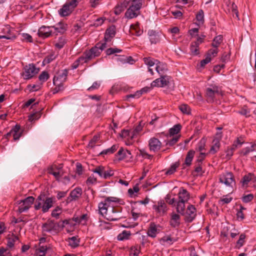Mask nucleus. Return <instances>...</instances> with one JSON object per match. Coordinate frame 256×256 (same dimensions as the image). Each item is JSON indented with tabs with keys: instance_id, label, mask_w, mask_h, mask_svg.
Instances as JSON below:
<instances>
[{
	"instance_id": "obj_12",
	"label": "nucleus",
	"mask_w": 256,
	"mask_h": 256,
	"mask_svg": "<svg viewBox=\"0 0 256 256\" xmlns=\"http://www.w3.org/2000/svg\"><path fill=\"white\" fill-rule=\"evenodd\" d=\"M108 212L105 216V218L108 220L117 221L121 218L119 215L120 211L113 206L110 208V210Z\"/></svg>"
},
{
	"instance_id": "obj_7",
	"label": "nucleus",
	"mask_w": 256,
	"mask_h": 256,
	"mask_svg": "<svg viewBox=\"0 0 256 256\" xmlns=\"http://www.w3.org/2000/svg\"><path fill=\"white\" fill-rule=\"evenodd\" d=\"M40 68L34 64H30L24 66L20 74L24 80H29L34 78L39 72Z\"/></svg>"
},
{
	"instance_id": "obj_34",
	"label": "nucleus",
	"mask_w": 256,
	"mask_h": 256,
	"mask_svg": "<svg viewBox=\"0 0 256 256\" xmlns=\"http://www.w3.org/2000/svg\"><path fill=\"white\" fill-rule=\"evenodd\" d=\"M50 77V74L48 71H42L38 76V80L41 84L46 82Z\"/></svg>"
},
{
	"instance_id": "obj_4",
	"label": "nucleus",
	"mask_w": 256,
	"mask_h": 256,
	"mask_svg": "<svg viewBox=\"0 0 256 256\" xmlns=\"http://www.w3.org/2000/svg\"><path fill=\"white\" fill-rule=\"evenodd\" d=\"M68 71L66 69L58 72L53 78V84L55 88L52 90V93L56 94L64 89V83L67 79Z\"/></svg>"
},
{
	"instance_id": "obj_16",
	"label": "nucleus",
	"mask_w": 256,
	"mask_h": 256,
	"mask_svg": "<svg viewBox=\"0 0 256 256\" xmlns=\"http://www.w3.org/2000/svg\"><path fill=\"white\" fill-rule=\"evenodd\" d=\"M196 209L195 207L192 204L188 206L186 214V221L188 222H192L196 216Z\"/></svg>"
},
{
	"instance_id": "obj_48",
	"label": "nucleus",
	"mask_w": 256,
	"mask_h": 256,
	"mask_svg": "<svg viewBox=\"0 0 256 256\" xmlns=\"http://www.w3.org/2000/svg\"><path fill=\"white\" fill-rule=\"evenodd\" d=\"M62 213V208L57 206L52 212L51 216L53 218H58L60 214Z\"/></svg>"
},
{
	"instance_id": "obj_60",
	"label": "nucleus",
	"mask_w": 256,
	"mask_h": 256,
	"mask_svg": "<svg viewBox=\"0 0 256 256\" xmlns=\"http://www.w3.org/2000/svg\"><path fill=\"white\" fill-rule=\"evenodd\" d=\"M129 60L133 61L131 57H125L124 56H120L118 58V60L122 64L130 63Z\"/></svg>"
},
{
	"instance_id": "obj_8",
	"label": "nucleus",
	"mask_w": 256,
	"mask_h": 256,
	"mask_svg": "<svg viewBox=\"0 0 256 256\" xmlns=\"http://www.w3.org/2000/svg\"><path fill=\"white\" fill-rule=\"evenodd\" d=\"M118 201V198L116 197H108L103 202L99 203L98 206V212L102 216L104 217L106 215L108 211L110 210V208L112 207L110 205L112 202H117Z\"/></svg>"
},
{
	"instance_id": "obj_13",
	"label": "nucleus",
	"mask_w": 256,
	"mask_h": 256,
	"mask_svg": "<svg viewBox=\"0 0 256 256\" xmlns=\"http://www.w3.org/2000/svg\"><path fill=\"white\" fill-rule=\"evenodd\" d=\"M152 208L160 216H164L168 210L167 206L162 200L158 201L157 204L153 205Z\"/></svg>"
},
{
	"instance_id": "obj_6",
	"label": "nucleus",
	"mask_w": 256,
	"mask_h": 256,
	"mask_svg": "<svg viewBox=\"0 0 256 256\" xmlns=\"http://www.w3.org/2000/svg\"><path fill=\"white\" fill-rule=\"evenodd\" d=\"M70 220H65L58 222H56L54 220H48L42 226L43 232H58L60 228L64 227L65 224H69Z\"/></svg>"
},
{
	"instance_id": "obj_20",
	"label": "nucleus",
	"mask_w": 256,
	"mask_h": 256,
	"mask_svg": "<svg viewBox=\"0 0 256 256\" xmlns=\"http://www.w3.org/2000/svg\"><path fill=\"white\" fill-rule=\"evenodd\" d=\"M116 156H119L118 160L120 161L125 158H132L130 152L127 150H124L122 148L118 150Z\"/></svg>"
},
{
	"instance_id": "obj_58",
	"label": "nucleus",
	"mask_w": 256,
	"mask_h": 256,
	"mask_svg": "<svg viewBox=\"0 0 256 256\" xmlns=\"http://www.w3.org/2000/svg\"><path fill=\"white\" fill-rule=\"evenodd\" d=\"M122 52V50L118 48H109L106 50L107 55H110L115 53H119Z\"/></svg>"
},
{
	"instance_id": "obj_45",
	"label": "nucleus",
	"mask_w": 256,
	"mask_h": 256,
	"mask_svg": "<svg viewBox=\"0 0 256 256\" xmlns=\"http://www.w3.org/2000/svg\"><path fill=\"white\" fill-rule=\"evenodd\" d=\"M254 146L256 147V144H255L252 145L250 147H246L243 148L240 152V154H242L243 156H246L250 152L254 150Z\"/></svg>"
},
{
	"instance_id": "obj_15",
	"label": "nucleus",
	"mask_w": 256,
	"mask_h": 256,
	"mask_svg": "<svg viewBox=\"0 0 256 256\" xmlns=\"http://www.w3.org/2000/svg\"><path fill=\"white\" fill-rule=\"evenodd\" d=\"M52 35H58V34H62L66 30V24L62 22H58L54 26H52Z\"/></svg>"
},
{
	"instance_id": "obj_59",
	"label": "nucleus",
	"mask_w": 256,
	"mask_h": 256,
	"mask_svg": "<svg viewBox=\"0 0 256 256\" xmlns=\"http://www.w3.org/2000/svg\"><path fill=\"white\" fill-rule=\"evenodd\" d=\"M178 108L181 112H190V107L186 104H182L178 106Z\"/></svg>"
},
{
	"instance_id": "obj_23",
	"label": "nucleus",
	"mask_w": 256,
	"mask_h": 256,
	"mask_svg": "<svg viewBox=\"0 0 256 256\" xmlns=\"http://www.w3.org/2000/svg\"><path fill=\"white\" fill-rule=\"evenodd\" d=\"M170 224L173 228L178 227L180 224V216L178 214L172 212L171 214Z\"/></svg>"
},
{
	"instance_id": "obj_2",
	"label": "nucleus",
	"mask_w": 256,
	"mask_h": 256,
	"mask_svg": "<svg viewBox=\"0 0 256 256\" xmlns=\"http://www.w3.org/2000/svg\"><path fill=\"white\" fill-rule=\"evenodd\" d=\"M48 195L44 192H40L34 202L35 210H38L41 209L42 213L48 212L56 202V198L54 196H49Z\"/></svg>"
},
{
	"instance_id": "obj_40",
	"label": "nucleus",
	"mask_w": 256,
	"mask_h": 256,
	"mask_svg": "<svg viewBox=\"0 0 256 256\" xmlns=\"http://www.w3.org/2000/svg\"><path fill=\"white\" fill-rule=\"evenodd\" d=\"M130 236V232L124 230L118 236L117 238L118 240L122 241L128 239Z\"/></svg>"
},
{
	"instance_id": "obj_3",
	"label": "nucleus",
	"mask_w": 256,
	"mask_h": 256,
	"mask_svg": "<svg viewBox=\"0 0 256 256\" xmlns=\"http://www.w3.org/2000/svg\"><path fill=\"white\" fill-rule=\"evenodd\" d=\"M123 4L124 7L129 6L125 13V17L128 19H132L140 14L142 0H124Z\"/></svg>"
},
{
	"instance_id": "obj_38",
	"label": "nucleus",
	"mask_w": 256,
	"mask_h": 256,
	"mask_svg": "<svg viewBox=\"0 0 256 256\" xmlns=\"http://www.w3.org/2000/svg\"><path fill=\"white\" fill-rule=\"evenodd\" d=\"M18 240V236L15 235H12V237L8 238L7 240V246L12 248L14 247V244L16 241Z\"/></svg>"
},
{
	"instance_id": "obj_25",
	"label": "nucleus",
	"mask_w": 256,
	"mask_h": 256,
	"mask_svg": "<svg viewBox=\"0 0 256 256\" xmlns=\"http://www.w3.org/2000/svg\"><path fill=\"white\" fill-rule=\"evenodd\" d=\"M154 68L159 74L162 76L164 72L167 70V66L166 64L158 60Z\"/></svg>"
},
{
	"instance_id": "obj_57",
	"label": "nucleus",
	"mask_w": 256,
	"mask_h": 256,
	"mask_svg": "<svg viewBox=\"0 0 256 256\" xmlns=\"http://www.w3.org/2000/svg\"><path fill=\"white\" fill-rule=\"evenodd\" d=\"M253 198H254V195L251 194H248L246 195H244L242 198V202L245 203H248V202H250V201H252V200Z\"/></svg>"
},
{
	"instance_id": "obj_30",
	"label": "nucleus",
	"mask_w": 256,
	"mask_h": 256,
	"mask_svg": "<svg viewBox=\"0 0 256 256\" xmlns=\"http://www.w3.org/2000/svg\"><path fill=\"white\" fill-rule=\"evenodd\" d=\"M142 126L140 124L132 132H130L128 130H124V132L128 134L131 137V138H133L138 134L139 132L142 130Z\"/></svg>"
},
{
	"instance_id": "obj_63",
	"label": "nucleus",
	"mask_w": 256,
	"mask_h": 256,
	"mask_svg": "<svg viewBox=\"0 0 256 256\" xmlns=\"http://www.w3.org/2000/svg\"><path fill=\"white\" fill-rule=\"evenodd\" d=\"M149 89L150 88L146 87L142 88L140 90L137 91L134 94L135 98H138L144 92H147Z\"/></svg>"
},
{
	"instance_id": "obj_35",
	"label": "nucleus",
	"mask_w": 256,
	"mask_h": 256,
	"mask_svg": "<svg viewBox=\"0 0 256 256\" xmlns=\"http://www.w3.org/2000/svg\"><path fill=\"white\" fill-rule=\"evenodd\" d=\"M199 46L200 45L194 42L191 43L190 46V50L192 54L194 56H197L199 54Z\"/></svg>"
},
{
	"instance_id": "obj_19",
	"label": "nucleus",
	"mask_w": 256,
	"mask_h": 256,
	"mask_svg": "<svg viewBox=\"0 0 256 256\" xmlns=\"http://www.w3.org/2000/svg\"><path fill=\"white\" fill-rule=\"evenodd\" d=\"M161 142L156 138H153L149 140V146L150 150L153 152H156L160 148Z\"/></svg>"
},
{
	"instance_id": "obj_29",
	"label": "nucleus",
	"mask_w": 256,
	"mask_h": 256,
	"mask_svg": "<svg viewBox=\"0 0 256 256\" xmlns=\"http://www.w3.org/2000/svg\"><path fill=\"white\" fill-rule=\"evenodd\" d=\"M34 198L32 196H30L24 198V200L18 201V204L22 203L23 205L28 206L29 208L34 204Z\"/></svg>"
},
{
	"instance_id": "obj_27",
	"label": "nucleus",
	"mask_w": 256,
	"mask_h": 256,
	"mask_svg": "<svg viewBox=\"0 0 256 256\" xmlns=\"http://www.w3.org/2000/svg\"><path fill=\"white\" fill-rule=\"evenodd\" d=\"M250 181L255 182L256 181V178L254 174L249 173L246 175H245L242 178L241 182L243 186L247 185Z\"/></svg>"
},
{
	"instance_id": "obj_33",
	"label": "nucleus",
	"mask_w": 256,
	"mask_h": 256,
	"mask_svg": "<svg viewBox=\"0 0 256 256\" xmlns=\"http://www.w3.org/2000/svg\"><path fill=\"white\" fill-rule=\"evenodd\" d=\"M194 151L193 150H190L188 152L186 159H185V164L187 166H190L192 164V162L193 160L194 156Z\"/></svg>"
},
{
	"instance_id": "obj_17",
	"label": "nucleus",
	"mask_w": 256,
	"mask_h": 256,
	"mask_svg": "<svg viewBox=\"0 0 256 256\" xmlns=\"http://www.w3.org/2000/svg\"><path fill=\"white\" fill-rule=\"evenodd\" d=\"M178 201L186 202L190 199V194L186 190L181 188L178 193Z\"/></svg>"
},
{
	"instance_id": "obj_62",
	"label": "nucleus",
	"mask_w": 256,
	"mask_h": 256,
	"mask_svg": "<svg viewBox=\"0 0 256 256\" xmlns=\"http://www.w3.org/2000/svg\"><path fill=\"white\" fill-rule=\"evenodd\" d=\"M104 18H98L94 22L92 25L96 27L100 26L104 23Z\"/></svg>"
},
{
	"instance_id": "obj_14",
	"label": "nucleus",
	"mask_w": 256,
	"mask_h": 256,
	"mask_svg": "<svg viewBox=\"0 0 256 256\" xmlns=\"http://www.w3.org/2000/svg\"><path fill=\"white\" fill-rule=\"evenodd\" d=\"M38 34L40 37L46 38L52 35V26H42L38 30Z\"/></svg>"
},
{
	"instance_id": "obj_47",
	"label": "nucleus",
	"mask_w": 256,
	"mask_h": 256,
	"mask_svg": "<svg viewBox=\"0 0 256 256\" xmlns=\"http://www.w3.org/2000/svg\"><path fill=\"white\" fill-rule=\"evenodd\" d=\"M179 164L177 162H176L172 164L171 166L168 168L166 172V174L167 175H170L174 174L176 171V168H178Z\"/></svg>"
},
{
	"instance_id": "obj_41",
	"label": "nucleus",
	"mask_w": 256,
	"mask_h": 256,
	"mask_svg": "<svg viewBox=\"0 0 256 256\" xmlns=\"http://www.w3.org/2000/svg\"><path fill=\"white\" fill-rule=\"evenodd\" d=\"M20 35L21 36V40L22 42H32L33 38L32 36L26 33H22L20 34Z\"/></svg>"
},
{
	"instance_id": "obj_46",
	"label": "nucleus",
	"mask_w": 256,
	"mask_h": 256,
	"mask_svg": "<svg viewBox=\"0 0 256 256\" xmlns=\"http://www.w3.org/2000/svg\"><path fill=\"white\" fill-rule=\"evenodd\" d=\"M104 168L102 166H99L96 168L94 170H92V172L94 173H96L98 174V176L103 178V175L104 172Z\"/></svg>"
},
{
	"instance_id": "obj_22",
	"label": "nucleus",
	"mask_w": 256,
	"mask_h": 256,
	"mask_svg": "<svg viewBox=\"0 0 256 256\" xmlns=\"http://www.w3.org/2000/svg\"><path fill=\"white\" fill-rule=\"evenodd\" d=\"M58 55L54 51H51L45 56L42 62V66L50 64L57 58Z\"/></svg>"
},
{
	"instance_id": "obj_37",
	"label": "nucleus",
	"mask_w": 256,
	"mask_h": 256,
	"mask_svg": "<svg viewBox=\"0 0 256 256\" xmlns=\"http://www.w3.org/2000/svg\"><path fill=\"white\" fill-rule=\"evenodd\" d=\"M223 38L222 35H218L216 36L213 40L212 46L215 48H218L220 44L222 42Z\"/></svg>"
},
{
	"instance_id": "obj_44",
	"label": "nucleus",
	"mask_w": 256,
	"mask_h": 256,
	"mask_svg": "<svg viewBox=\"0 0 256 256\" xmlns=\"http://www.w3.org/2000/svg\"><path fill=\"white\" fill-rule=\"evenodd\" d=\"M79 240H77L76 236H72L69 238V245L72 248H75L78 246Z\"/></svg>"
},
{
	"instance_id": "obj_1",
	"label": "nucleus",
	"mask_w": 256,
	"mask_h": 256,
	"mask_svg": "<svg viewBox=\"0 0 256 256\" xmlns=\"http://www.w3.org/2000/svg\"><path fill=\"white\" fill-rule=\"evenodd\" d=\"M116 34V28L114 26H112L108 28L105 32L104 37V42H99L88 51L84 52L82 56H81V62H86L88 60L98 56L103 50L106 48L112 39Z\"/></svg>"
},
{
	"instance_id": "obj_54",
	"label": "nucleus",
	"mask_w": 256,
	"mask_h": 256,
	"mask_svg": "<svg viewBox=\"0 0 256 256\" xmlns=\"http://www.w3.org/2000/svg\"><path fill=\"white\" fill-rule=\"evenodd\" d=\"M180 136H176L172 138L169 140L168 142H166V145H168L169 146H174L176 142H178V140Z\"/></svg>"
},
{
	"instance_id": "obj_64",
	"label": "nucleus",
	"mask_w": 256,
	"mask_h": 256,
	"mask_svg": "<svg viewBox=\"0 0 256 256\" xmlns=\"http://www.w3.org/2000/svg\"><path fill=\"white\" fill-rule=\"evenodd\" d=\"M100 85V82H94L92 86L88 88V90L89 91L93 90H97L99 88Z\"/></svg>"
},
{
	"instance_id": "obj_36",
	"label": "nucleus",
	"mask_w": 256,
	"mask_h": 256,
	"mask_svg": "<svg viewBox=\"0 0 256 256\" xmlns=\"http://www.w3.org/2000/svg\"><path fill=\"white\" fill-rule=\"evenodd\" d=\"M182 128V126L180 124H176L174 125L172 128L169 130V134L170 136H172L177 134L180 132Z\"/></svg>"
},
{
	"instance_id": "obj_11",
	"label": "nucleus",
	"mask_w": 256,
	"mask_h": 256,
	"mask_svg": "<svg viewBox=\"0 0 256 256\" xmlns=\"http://www.w3.org/2000/svg\"><path fill=\"white\" fill-rule=\"evenodd\" d=\"M170 77L167 76H160L158 78L154 80L151 83V87H164L169 83Z\"/></svg>"
},
{
	"instance_id": "obj_9",
	"label": "nucleus",
	"mask_w": 256,
	"mask_h": 256,
	"mask_svg": "<svg viewBox=\"0 0 256 256\" xmlns=\"http://www.w3.org/2000/svg\"><path fill=\"white\" fill-rule=\"evenodd\" d=\"M78 0L67 1L58 10L61 16H66L70 14L74 8L78 5Z\"/></svg>"
},
{
	"instance_id": "obj_56",
	"label": "nucleus",
	"mask_w": 256,
	"mask_h": 256,
	"mask_svg": "<svg viewBox=\"0 0 256 256\" xmlns=\"http://www.w3.org/2000/svg\"><path fill=\"white\" fill-rule=\"evenodd\" d=\"M218 53V48H215L212 49H210L207 54V56H209V58L211 59L212 57H215Z\"/></svg>"
},
{
	"instance_id": "obj_32",
	"label": "nucleus",
	"mask_w": 256,
	"mask_h": 256,
	"mask_svg": "<svg viewBox=\"0 0 256 256\" xmlns=\"http://www.w3.org/2000/svg\"><path fill=\"white\" fill-rule=\"evenodd\" d=\"M185 202L178 201L176 202V212L182 216L185 214Z\"/></svg>"
},
{
	"instance_id": "obj_52",
	"label": "nucleus",
	"mask_w": 256,
	"mask_h": 256,
	"mask_svg": "<svg viewBox=\"0 0 256 256\" xmlns=\"http://www.w3.org/2000/svg\"><path fill=\"white\" fill-rule=\"evenodd\" d=\"M42 113H32L28 116V120L30 122H34L40 118Z\"/></svg>"
},
{
	"instance_id": "obj_42",
	"label": "nucleus",
	"mask_w": 256,
	"mask_h": 256,
	"mask_svg": "<svg viewBox=\"0 0 256 256\" xmlns=\"http://www.w3.org/2000/svg\"><path fill=\"white\" fill-rule=\"evenodd\" d=\"M157 229L154 224H150V228L148 232V235L152 238L156 236Z\"/></svg>"
},
{
	"instance_id": "obj_53",
	"label": "nucleus",
	"mask_w": 256,
	"mask_h": 256,
	"mask_svg": "<svg viewBox=\"0 0 256 256\" xmlns=\"http://www.w3.org/2000/svg\"><path fill=\"white\" fill-rule=\"evenodd\" d=\"M196 18L197 20L200 24H202L204 22V12L202 10L198 11L196 15Z\"/></svg>"
},
{
	"instance_id": "obj_5",
	"label": "nucleus",
	"mask_w": 256,
	"mask_h": 256,
	"mask_svg": "<svg viewBox=\"0 0 256 256\" xmlns=\"http://www.w3.org/2000/svg\"><path fill=\"white\" fill-rule=\"evenodd\" d=\"M223 95L221 88L216 84L210 85L206 90V96L207 101L214 102L220 99Z\"/></svg>"
},
{
	"instance_id": "obj_21",
	"label": "nucleus",
	"mask_w": 256,
	"mask_h": 256,
	"mask_svg": "<svg viewBox=\"0 0 256 256\" xmlns=\"http://www.w3.org/2000/svg\"><path fill=\"white\" fill-rule=\"evenodd\" d=\"M80 195V188H76L73 190H72L70 196L67 198L66 203H70L73 200H78Z\"/></svg>"
},
{
	"instance_id": "obj_39",
	"label": "nucleus",
	"mask_w": 256,
	"mask_h": 256,
	"mask_svg": "<svg viewBox=\"0 0 256 256\" xmlns=\"http://www.w3.org/2000/svg\"><path fill=\"white\" fill-rule=\"evenodd\" d=\"M176 241V240L170 236H164L160 240V242L167 243L169 244H172Z\"/></svg>"
},
{
	"instance_id": "obj_10",
	"label": "nucleus",
	"mask_w": 256,
	"mask_h": 256,
	"mask_svg": "<svg viewBox=\"0 0 256 256\" xmlns=\"http://www.w3.org/2000/svg\"><path fill=\"white\" fill-rule=\"evenodd\" d=\"M220 182L228 186H232L235 184L234 176L232 172L222 174L220 176Z\"/></svg>"
},
{
	"instance_id": "obj_61",
	"label": "nucleus",
	"mask_w": 256,
	"mask_h": 256,
	"mask_svg": "<svg viewBox=\"0 0 256 256\" xmlns=\"http://www.w3.org/2000/svg\"><path fill=\"white\" fill-rule=\"evenodd\" d=\"M232 200V198L229 196L228 195H226L221 198L220 202H222V204H229Z\"/></svg>"
},
{
	"instance_id": "obj_18",
	"label": "nucleus",
	"mask_w": 256,
	"mask_h": 256,
	"mask_svg": "<svg viewBox=\"0 0 256 256\" xmlns=\"http://www.w3.org/2000/svg\"><path fill=\"white\" fill-rule=\"evenodd\" d=\"M144 64L148 66V72L153 75L154 71L153 69L152 68V66H156V65L158 61L150 57L148 58H144Z\"/></svg>"
},
{
	"instance_id": "obj_49",
	"label": "nucleus",
	"mask_w": 256,
	"mask_h": 256,
	"mask_svg": "<svg viewBox=\"0 0 256 256\" xmlns=\"http://www.w3.org/2000/svg\"><path fill=\"white\" fill-rule=\"evenodd\" d=\"M140 252L138 246H134L131 247L130 251V256H138Z\"/></svg>"
},
{
	"instance_id": "obj_26",
	"label": "nucleus",
	"mask_w": 256,
	"mask_h": 256,
	"mask_svg": "<svg viewBox=\"0 0 256 256\" xmlns=\"http://www.w3.org/2000/svg\"><path fill=\"white\" fill-rule=\"evenodd\" d=\"M20 130V126L19 124H16L12 128L13 138L14 140H17L22 136L24 130Z\"/></svg>"
},
{
	"instance_id": "obj_50",
	"label": "nucleus",
	"mask_w": 256,
	"mask_h": 256,
	"mask_svg": "<svg viewBox=\"0 0 256 256\" xmlns=\"http://www.w3.org/2000/svg\"><path fill=\"white\" fill-rule=\"evenodd\" d=\"M245 238L246 236L244 234H242L240 235L239 239L236 242V247L238 248H240L244 245Z\"/></svg>"
},
{
	"instance_id": "obj_43",
	"label": "nucleus",
	"mask_w": 256,
	"mask_h": 256,
	"mask_svg": "<svg viewBox=\"0 0 256 256\" xmlns=\"http://www.w3.org/2000/svg\"><path fill=\"white\" fill-rule=\"evenodd\" d=\"M214 144L210 149V152L212 154H215L219 150L220 146V142L217 140H213Z\"/></svg>"
},
{
	"instance_id": "obj_24",
	"label": "nucleus",
	"mask_w": 256,
	"mask_h": 256,
	"mask_svg": "<svg viewBox=\"0 0 256 256\" xmlns=\"http://www.w3.org/2000/svg\"><path fill=\"white\" fill-rule=\"evenodd\" d=\"M149 39L152 44H156L160 40L159 34L153 30L148 32Z\"/></svg>"
},
{
	"instance_id": "obj_51",
	"label": "nucleus",
	"mask_w": 256,
	"mask_h": 256,
	"mask_svg": "<svg viewBox=\"0 0 256 256\" xmlns=\"http://www.w3.org/2000/svg\"><path fill=\"white\" fill-rule=\"evenodd\" d=\"M66 44V40L64 38L62 37H60L58 39V41L54 44V46L59 48L60 49L64 47Z\"/></svg>"
},
{
	"instance_id": "obj_28",
	"label": "nucleus",
	"mask_w": 256,
	"mask_h": 256,
	"mask_svg": "<svg viewBox=\"0 0 256 256\" xmlns=\"http://www.w3.org/2000/svg\"><path fill=\"white\" fill-rule=\"evenodd\" d=\"M13 30L11 29L9 25L4 26L2 30L4 36H12L11 40H14L16 38L15 34L12 32Z\"/></svg>"
},
{
	"instance_id": "obj_31",
	"label": "nucleus",
	"mask_w": 256,
	"mask_h": 256,
	"mask_svg": "<svg viewBox=\"0 0 256 256\" xmlns=\"http://www.w3.org/2000/svg\"><path fill=\"white\" fill-rule=\"evenodd\" d=\"M118 148V146L116 144H114L112 147L104 150L102 151L100 154L99 156H104V155H109L110 154H113L114 152H116Z\"/></svg>"
},
{
	"instance_id": "obj_55",
	"label": "nucleus",
	"mask_w": 256,
	"mask_h": 256,
	"mask_svg": "<svg viewBox=\"0 0 256 256\" xmlns=\"http://www.w3.org/2000/svg\"><path fill=\"white\" fill-rule=\"evenodd\" d=\"M206 140L202 138L197 144L196 149L200 152L204 149Z\"/></svg>"
}]
</instances>
